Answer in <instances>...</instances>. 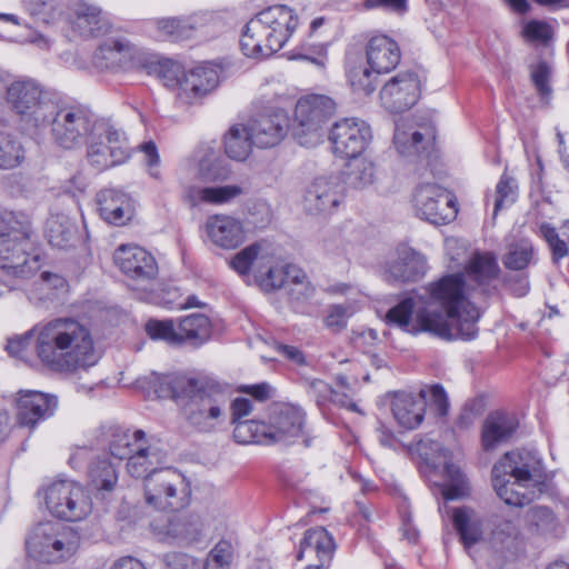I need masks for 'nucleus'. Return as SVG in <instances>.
<instances>
[{"label":"nucleus","mask_w":569,"mask_h":569,"mask_svg":"<svg viewBox=\"0 0 569 569\" xmlns=\"http://www.w3.org/2000/svg\"><path fill=\"white\" fill-rule=\"evenodd\" d=\"M343 198V189L337 177H319L306 190L303 207L311 214L331 212Z\"/></svg>","instance_id":"nucleus-26"},{"label":"nucleus","mask_w":569,"mask_h":569,"mask_svg":"<svg viewBox=\"0 0 569 569\" xmlns=\"http://www.w3.org/2000/svg\"><path fill=\"white\" fill-rule=\"evenodd\" d=\"M163 561L167 569H203L201 561L183 552H169Z\"/></svg>","instance_id":"nucleus-64"},{"label":"nucleus","mask_w":569,"mask_h":569,"mask_svg":"<svg viewBox=\"0 0 569 569\" xmlns=\"http://www.w3.org/2000/svg\"><path fill=\"white\" fill-rule=\"evenodd\" d=\"M391 410L399 426L412 430L423 421L426 400L418 393L397 392L391 402Z\"/></svg>","instance_id":"nucleus-33"},{"label":"nucleus","mask_w":569,"mask_h":569,"mask_svg":"<svg viewBox=\"0 0 569 569\" xmlns=\"http://www.w3.org/2000/svg\"><path fill=\"white\" fill-rule=\"evenodd\" d=\"M209 241L217 248L233 250L246 240V231L240 219L224 213L209 216L204 223Z\"/></svg>","instance_id":"nucleus-27"},{"label":"nucleus","mask_w":569,"mask_h":569,"mask_svg":"<svg viewBox=\"0 0 569 569\" xmlns=\"http://www.w3.org/2000/svg\"><path fill=\"white\" fill-rule=\"evenodd\" d=\"M74 29L82 37H99L110 29L108 16L97 6L78 1L73 7Z\"/></svg>","instance_id":"nucleus-34"},{"label":"nucleus","mask_w":569,"mask_h":569,"mask_svg":"<svg viewBox=\"0 0 569 569\" xmlns=\"http://www.w3.org/2000/svg\"><path fill=\"white\" fill-rule=\"evenodd\" d=\"M183 19L188 39L197 33L203 36L214 34L220 26L218 17L208 11L194 12L188 17H183Z\"/></svg>","instance_id":"nucleus-52"},{"label":"nucleus","mask_w":569,"mask_h":569,"mask_svg":"<svg viewBox=\"0 0 569 569\" xmlns=\"http://www.w3.org/2000/svg\"><path fill=\"white\" fill-rule=\"evenodd\" d=\"M29 557L44 563H54L72 557L79 546L80 536L71 527L47 521L38 523L27 539Z\"/></svg>","instance_id":"nucleus-9"},{"label":"nucleus","mask_w":569,"mask_h":569,"mask_svg":"<svg viewBox=\"0 0 569 569\" xmlns=\"http://www.w3.org/2000/svg\"><path fill=\"white\" fill-rule=\"evenodd\" d=\"M517 197L518 186L516 180L508 174H502L496 186L493 217H496L501 209L515 203Z\"/></svg>","instance_id":"nucleus-57"},{"label":"nucleus","mask_w":569,"mask_h":569,"mask_svg":"<svg viewBox=\"0 0 569 569\" xmlns=\"http://www.w3.org/2000/svg\"><path fill=\"white\" fill-rule=\"evenodd\" d=\"M34 351L49 371L74 375L96 366L100 353L90 328L72 317H59L33 327Z\"/></svg>","instance_id":"nucleus-2"},{"label":"nucleus","mask_w":569,"mask_h":569,"mask_svg":"<svg viewBox=\"0 0 569 569\" xmlns=\"http://www.w3.org/2000/svg\"><path fill=\"white\" fill-rule=\"evenodd\" d=\"M452 521L467 548L482 539L483 522L481 517L473 509L469 507L455 509Z\"/></svg>","instance_id":"nucleus-42"},{"label":"nucleus","mask_w":569,"mask_h":569,"mask_svg":"<svg viewBox=\"0 0 569 569\" xmlns=\"http://www.w3.org/2000/svg\"><path fill=\"white\" fill-rule=\"evenodd\" d=\"M146 331L151 339L163 340L173 346H181L178 325L173 320H149Z\"/></svg>","instance_id":"nucleus-56"},{"label":"nucleus","mask_w":569,"mask_h":569,"mask_svg":"<svg viewBox=\"0 0 569 569\" xmlns=\"http://www.w3.org/2000/svg\"><path fill=\"white\" fill-rule=\"evenodd\" d=\"M181 345L199 347L211 337V321L203 313H191L177 321Z\"/></svg>","instance_id":"nucleus-40"},{"label":"nucleus","mask_w":569,"mask_h":569,"mask_svg":"<svg viewBox=\"0 0 569 569\" xmlns=\"http://www.w3.org/2000/svg\"><path fill=\"white\" fill-rule=\"evenodd\" d=\"M146 27L148 32L158 40L171 42L188 40L183 17L151 19Z\"/></svg>","instance_id":"nucleus-45"},{"label":"nucleus","mask_w":569,"mask_h":569,"mask_svg":"<svg viewBox=\"0 0 569 569\" xmlns=\"http://www.w3.org/2000/svg\"><path fill=\"white\" fill-rule=\"evenodd\" d=\"M26 160L22 142L13 134L0 132V170H13Z\"/></svg>","instance_id":"nucleus-47"},{"label":"nucleus","mask_w":569,"mask_h":569,"mask_svg":"<svg viewBox=\"0 0 569 569\" xmlns=\"http://www.w3.org/2000/svg\"><path fill=\"white\" fill-rule=\"evenodd\" d=\"M160 386L168 396L181 401L186 421L198 431L211 432L224 420L229 397L218 383L171 373L162 377Z\"/></svg>","instance_id":"nucleus-3"},{"label":"nucleus","mask_w":569,"mask_h":569,"mask_svg":"<svg viewBox=\"0 0 569 569\" xmlns=\"http://www.w3.org/2000/svg\"><path fill=\"white\" fill-rule=\"evenodd\" d=\"M53 101L44 93L39 82L30 78L17 79L11 84L9 108L33 133L43 132L46 117L51 112Z\"/></svg>","instance_id":"nucleus-12"},{"label":"nucleus","mask_w":569,"mask_h":569,"mask_svg":"<svg viewBox=\"0 0 569 569\" xmlns=\"http://www.w3.org/2000/svg\"><path fill=\"white\" fill-rule=\"evenodd\" d=\"M269 256L262 267L254 270V277L264 291H273L286 284V270L282 263L274 264Z\"/></svg>","instance_id":"nucleus-51"},{"label":"nucleus","mask_w":569,"mask_h":569,"mask_svg":"<svg viewBox=\"0 0 569 569\" xmlns=\"http://www.w3.org/2000/svg\"><path fill=\"white\" fill-rule=\"evenodd\" d=\"M501 260L506 269L525 271L537 263L536 247L531 239L526 237L509 239Z\"/></svg>","instance_id":"nucleus-38"},{"label":"nucleus","mask_w":569,"mask_h":569,"mask_svg":"<svg viewBox=\"0 0 569 569\" xmlns=\"http://www.w3.org/2000/svg\"><path fill=\"white\" fill-rule=\"evenodd\" d=\"M202 521L198 515L180 513L168 520L162 527H154L161 541L168 543L189 545L200 539Z\"/></svg>","instance_id":"nucleus-30"},{"label":"nucleus","mask_w":569,"mask_h":569,"mask_svg":"<svg viewBox=\"0 0 569 569\" xmlns=\"http://www.w3.org/2000/svg\"><path fill=\"white\" fill-rule=\"evenodd\" d=\"M88 483L92 490L101 493L111 492L118 483L114 466L106 457H96L88 467Z\"/></svg>","instance_id":"nucleus-43"},{"label":"nucleus","mask_w":569,"mask_h":569,"mask_svg":"<svg viewBox=\"0 0 569 569\" xmlns=\"http://www.w3.org/2000/svg\"><path fill=\"white\" fill-rule=\"evenodd\" d=\"M367 63L348 62L347 77L357 92L372 93L377 88L375 74L388 73L400 62L398 43L388 36L377 34L369 39L366 47Z\"/></svg>","instance_id":"nucleus-7"},{"label":"nucleus","mask_w":569,"mask_h":569,"mask_svg":"<svg viewBox=\"0 0 569 569\" xmlns=\"http://www.w3.org/2000/svg\"><path fill=\"white\" fill-rule=\"evenodd\" d=\"M297 26L298 17L288 6L268 7L247 22L240 48L250 58L270 57L286 44Z\"/></svg>","instance_id":"nucleus-5"},{"label":"nucleus","mask_w":569,"mask_h":569,"mask_svg":"<svg viewBox=\"0 0 569 569\" xmlns=\"http://www.w3.org/2000/svg\"><path fill=\"white\" fill-rule=\"evenodd\" d=\"M114 263L129 278L150 281L158 274V263L146 249L136 244H121L113 253Z\"/></svg>","instance_id":"nucleus-22"},{"label":"nucleus","mask_w":569,"mask_h":569,"mask_svg":"<svg viewBox=\"0 0 569 569\" xmlns=\"http://www.w3.org/2000/svg\"><path fill=\"white\" fill-rule=\"evenodd\" d=\"M306 423L305 411L292 403H274L268 418L269 439L271 443H290L302 436Z\"/></svg>","instance_id":"nucleus-19"},{"label":"nucleus","mask_w":569,"mask_h":569,"mask_svg":"<svg viewBox=\"0 0 569 569\" xmlns=\"http://www.w3.org/2000/svg\"><path fill=\"white\" fill-rule=\"evenodd\" d=\"M433 139V130L428 126H420L411 119L403 118L396 122L393 143L402 157H420Z\"/></svg>","instance_id":"nucleus-24"},{"label":"nucleus","mask_w":569,"mask_h":569,"mask_svg":"<svg viewBox=\"0 0 569 569\" xmlns=\"http://www.w3.org/2000/svg\"><path fill=\"white\" fill-rule=\"evenodd\" d=\"M141 50L124 38L104 41L94 51L92 64L99 71H119L133 68L142 62Z\"/></svg>","instance_id":"nucleus-18"},{"label":"nucleus","mask_w":569,"mask_h":569,"mask_svg":"<svg viewBox=\"0 0 569 569\" xmlns=\"http://www.w3.org/2000/svg\"><path fill=\"white\" fill-rule=\"evenodd\" d=\"M234 559L232 545L227 540L219 541L202 562L203 569H231Z\"/></svg>","instance_id":"nucleus-55"},{"label":"nucleus","mask_w":569,"mask_h":569,"mask_svg":"<svg viewBox=\"0 0 569 569\" xmlns=\"http://www.w3.org/2000/svg\"><path fill=\"white\" fill-rule=\"evenodd\" d=\"M333 550L335 543L332 537L325 528L317 527L306 531L297 558L299 560L302 559L306 552L315 553L319 559V565L309 566L307 569H322V567L330 561Z\"/></svg>","instance_id":"nucleus-36"},{"label":"nucleus","mask_w":569,"mask_h":569,"mask_svg":"<svg viewBox=\"0 0 569 569\" xmlns=\"http://www.w3.org/2000/svg\"><path fill=\"white\" fill-rule=\"evenodd\" d=\"M96 447L97 450H108L119 460L127 459V471L133 478L143 477L154 465L168 461L162 443L148 439L142 430L101 427L96 435Z\"/></svg>","instance_id":"nucleus-4"},{"label":"nucleus","mask_w":569,"mask_h":569,"mask_svg":"<svg viewBox=\"0 0 569 569\" xmlns=\"http://www.w3.org/2000/svg\"><path fill=\"white\" fill-rule=\"evenodd\" d=\"M31 234L28 214L10 210L0 212V268L8 274L28 278L39 270V256L28 251Z\"/></svg>","instance_id":"nucleus-6"},{"label":"nucleus","mask_w":569,"mask_h":569,"mask_svg":"<svg viewBox=\"0 0 569 569\" xmlns=\"http://www.w3.org/2000/svg\"><path fill=\"white\" fill-rule=\"evenodd\" d=\"M412 203L416 216L432 224H447L457 213L455 197L436 183H423L416 188Z\"/></svg>","instance_id":"nucleus-15"},{"label":"nucleus","mask_w":569,"mask_h":569,"mask_svg":"<svg viewBox=\"0 0 569 569\" xmlns=\"http://www.w3.org/2000/svg\"><path fill=\"white\" fill-rule=\"evenodd\" d=\"M99 121L86 106H58L53 102L50 114L46 117L43 131L50 128L54 143L62 149L72 150L86 143Z\"/></svg>","instance_id":"nucleus-8"},{"label":"nucleus","mask_w":569,"mask_h":569,"mask_svg":"<svg viewBox=\"0 0 569 569\" xmlns=\"http://www.w3.org/2000/svg\"><path fill=\"white\" fill-rule=\"evenodd\" d=\"M517 428L512 416L495 412L488 416L482 428V446L486 450L493 449L500 442L508 440Z\"/></svg>","instance_id":"nucleus-39"},{"label":"nucleus","mask_w":569,"mask_h":569,"mask_svg":"<svg viewBox=\"0 0 569 569\" xmlns=\"http://www.w3.org/2000/svg\"><path fill=\"white\" fill-rule=\"evenodd\" d=\"M500 268L491 252H476L465 272L447 274L391 308L387 321L405 332H428L445 340H472L480 312L476 300L490 296Z\"/></svg>","instance_id":"nucleus-1"},{"label":"nucleus","mask_w":569,"mask_h":569,"mask_svg":"<svg viewBox=\"0 0 569 569\" xmlns=\"http://www.w3.org/2000/svg\"><path fill=\"white\" fill-rule=\"evenodd\" d=\"M427 271V259L415 249L401 244L397 248V259L390 264L389 273L395 280L415 281Z\"/></svg>","instance_id":"nucleus-35"},{"label":"nucleus","mask_w":569,"mask_h":569,"mask_svg":"<svg viewBox=\"0 0 569 569\" xmlns=\"http://www.w3.org/2000/svg\"><path fill=\"white\" fill-rule=\"evenodd\" d=\"M550 74L551 70L546 62H539L531 70V80L538 93L543 98L551 94Z\"/></svg>","instance_id":"nucleus-63"},{"label":"nucleus","mask_w":569,"mask_h":569,"mask_svg":"<svg viewBox=\"0 0 569 569\" xmlns=\"http://www.w3.org/2000/svg\"><path fill=\"white\" fill-rule=\"evenodd\" d=\"M219 83V74L211 66H199L187 71L177 99L183 104H196L213 91Z\"/></svg>","instance_id":"nucleus-29"},{"label":"nucleus","mask_w":569,"mask_h":569,"mask_svg":"<svg viewBox=\"0 0 569 569\" xmlns=\"http://www.w3.org/2000/svg\"><path fill=\"white\" fill-rule=\"evenodd\" d=\"M418 396L426 400V406L429 405L437 416L443 417L447 415L449 403L446 391L441 386L433 385L421 389Z\"/></svg>","instance_id":"nucleus-60"},{"label":"nucleus","mask_w":569,"mask_h":569,"mask_svg":"<svg viewBox=\"0 0 569 569\" xmlns=\"http://www.w3.org/2000/svg\"><path fill=\"white\" fill-rule=\"evenodd\" d=\"M233 425V438L238 443H271L267 422L259 420H243Z\"/></svg>","instance_id":"nucleus-48"},{"label":"nucleus","mask_w":569,"mask_h":569,"mask_svg":"<svg viewBox=\"0 0 569 569\" xmlns=\"http://www.w3.org/2000/svg\"><path fill=\"white\" fill-rule=\"evenodd\" d=\"M78 228L76 222L67 214H51L47 220L46 234L51 246L64 249L76 240Z\"/></svg>","instance_id":"nucleus-44"},{"label":"nucleus","mask_w":569,"mask_h":569,"mask_svg":"<svg viewBox=\"0 0 569 569\" xmlns=\"http://www.w3.org/2000/svg\"><path fill=\"white\" fill-rule=\"evenodd\" d=\"M247 129L254 146L272 148L278 146L287 136L289 117L283 109H269L253 118Z\"/></svg>","instance_id":"nucleus-21"},{"label":"nucleus","mask_w":569,"mask_h":569,"mask_svg":"<svg viewBox=\"0 0 569 569\" xmlns=\"http://www.w3.org/2000/svg\"><path fill=\"white\" fill-rule=\"evenodd\" d=\"M352 315L353 309L351 306L333 305L329 307L325 318L326 327L333 332H340L347 327L348 319Z\"/></svg>","instance_id":"nucleus-61"},{"label":"nucleus","mask_w":569,"mask_h":569,"mask_svg":"<svg viewBox=\"0 0 569 569\" xmlns=\"http://www.w3.org/2000/svg\"><path fill=\"white\" fill-rule=\"evenodd\" d=\"M246 193V188L241 184H224L198 187L191 186L186 189L184 197L192 206L201 203L211 206H223L232 202Z\"/></svg>","instance_id":"nucleus-32"},{"label":"nucleus","mask_w":569,"mask_h":569,"mask_svg":"<svg viewBox=\"0 0 569 569\" xmlns=\"http://www.w3.org/2000/svg\"><path fill=\"white\" fill-rule=\"evenodd\" d=\"M307 392L318 407L325 406L335 395L330 385L320 379L307 380Z\"/></svg>","instance_id":"nucleus-62"},{"label":"nucleus","mask_w":569,"mask_h":569,"mask_svg":"<svg viewBox=\"0 0 569 569\" xmlns=\"http://www.w3.org/2000/svg\"><path fill=\"white\" fill-rule=\"evenodd\" d=\"M86 142L87 160L98 171L119 166L130 157L126 133L106 119H100Z\"/></svg>","instance_id":"nucleus-13"},{"label":"nucleus","mask_w":569,"mask_h":569,"mask_svg":"<svg viewBox=\"0 0 569 569\" xmlns=\"http://www.w3.org/2000/svg\"><path fill=\"white\" fill-rule=\"evenodd\" d=\"M336 110L335 101L322 94H311L298 100L292 132L299 144L315 147L325 137V127Z\"/></svg>","instance_id":"nucleus-11"},{"label":"nucleus","mask_w":569,"mask_h":569,"mask_svg":"<svg viewBox=\"0 0 569 569\" xmlns=\"http://www.w3.org/2000/svg\"><path fill=\"white\" fill-rule=\"evenodd\" d=\"M230 167L212 148H204L198 154L197 178L202 182H223L229 179Z\"/></svg>","instance_id":"nucleus-41"},{"label":"nucleus","mask_w":569,"mask_h":569,"mask_svg":"<svg viewBox=\"0 0 569 569\" xmlns=\"http://www.w3.org/2000/svg\"><path fill=\"white\" fill-rule=\"evenodd\" d=\"M417 451L423 460L435 468H442L450 486L443 491L446 500L462 497L467 491V485L460 468L452 462L451 453L439 442L426 437L418 441Z\"/></svg>","instance_id":"nucleus-16"},{"label":"nucleus","mask_w":569,"mask_h":569,"mask_svg":"<svg viewBox=\"0 0 569 569\" xmlns=\"http://www.w3.org/2000/svg\"><path fill=\"white\" fill-rule=\"evenodd\" d=\"M157 463L143 478L146 502L159 510H179L189 503L190 486L186 477L174 468Z\"/></svg>","instance_id":"nucleus-10"},{"label":"nucleus","mask_w":569,"mask_h":569,"mask_svg":"<svg viewBox=\"0 0 569 569\" xmlns=\"http://www.w3.org/2000/svg\"><path fill=\"white\" fill-rule=\"evenodd\" d=\"M187 71L183 70L181 64L172 60H162L158 64V76L163 84L176 91V94L181 90V82L184 79Z\"/></svg>","instance_id":"nucleus-58"},{"label":"nucleus","mask_w":569,"mask_h":569,"mask_svg":"<svg viewBox=\"0 0 569 569\" xmlns=\"http://www.w3.org/2000/svg\"><path fill=\"white\" fill-rule=\"evenodd\" d=\"M50 513L66 521H81L92 511V501L86 488L72 480H56L43 489Z\"/></svg>","instance_id":"nucleus-14"},{"label":"nucleus","mask_w":569,"mask_h":569,"mask_svg":"<svg viewBox=\"0 0 569 569\" xmlns=\"http://www.w3.org/2000/svg\"><path fill=\"white\" fill-rule=\"evenodd\" d=\"M329 139L336 154L357 158L367 148L371 139V130L362 120L346 118L333 124Z\"/></svg>","instance_id":"nucleus-17"},{"label":"nucleus","mask_w":569,"mask_h":569,"mask_svg":"<svg viewBox=\"0 0 569 569\" xmlns=\"http://www.w3.org/2000/svg\"><path fill=\"white\" fill-rule=\"evenodd\" d=\"M268 257L269 254L262 251V244L256 242L237 252L229 264L239 274L247 276L252 266L257 270L263 266Z\"/></svg>","instance_id":"nucleus-49"},{"label":"nucleus","mask_w":569,"mask_h":569,"mask_svg":"<svg viewBox=\"0 0 569 569\" xmlns=\"http://www.w3.org/2000/svg\"><path fill=\"white\" fill-rule=\"evenodd\" d=\"M57 408V398L40 391L20 390L17 398V418L21 426L33 428L39 421L51 417Z\"/></svg>","instance_id":"nucleus-28"},{"label":"nucleus","mask_w":569,"mask_h":569,"mask_svg":"<svg viewBox=\"0 0 569 569\" xmlns=\"http://www.w3.org/2000/svg\"><path fill=\"white\" fill-rule=\"evenodd\" d=\"M492 486L497 496L508 506L525 507L538 499L542 493L543 483H537L522 478L491 472Z\"/></svg>","instance_id":"nucleus-25"},{"label":"nucleus","mask_w":569,"mask_h":569,"mask_svg":"<svg viewBox=\"0 0 569 569\" xmlns=\"http://www.w3.org/2000/svg\"><path fill=\"white\" fill-rule=\"evenodd\" d=\"M253 141L247 127L237 124L224 137L226 154L236 161H244L251 153Z\"/></svg>","instance_id":"nucleus-46"},{"label":"nucleus","mask_w":569,"mask_h":569,"mask_svg":"<svg viewBox=\"0 0 569 569\" xmlns=\"http://www.w3.org/2000/svg\"><path fill=\"white\" fill-rule=\"evenodd\" d=\"M537 233L546 241L553 264H558L569 254V238L561 237L551 223L541 222Z\"/></svg>","instance_id":"nucleus-50"},{"label":"nucleus","mask_w":569,"mask_h":569,"mask_svg":"<svg viewBox=\"0 0 569 569\" xmlns=\"http://www.w3.org/2000/svg\"><path fill=\"white\" fill-rule=\"evenodd\" d=\"M491 545L499 550H516L522 542L520 520L517 516H499L492 521Z\"/></svg>","instance_id":"nucleus-37"},{"label":"nucleus","mask_w":569,"mask_h":569,"mask_svg":"<svg viewBox=\"0 0 569 569\" xmlns=\"http://www.w3.org/2000/svg\"><path fill=\"white\" fill-rule=\"evenodd\" d=\"M100 217L108 223L123 226L133 216V202L122 190L108 188L97 194Z\"/></svg>","instance_id":"nucleus-31"},{"label":"nucleus","mask_w":569,"mask_h":569,"mask_svg":"<svg viewBox=\"0 0 569 569\" xmlns=\"http://www.w3.org/2000/svg\"><path fill=\"white\" fill-rule=\"evenodd\" d=\"M492 471L503 473L509 478L517 477L542 483V460L536 451L513 450L505 453L495 465Z\"/></svg>","instance_id":"nucleus-23"},{"label":"nucleus","mask_w":569,"mask_h":569,"mask_svg":"<svg viewBox=\"0 0 569 569\" xmlns=\"http://www.w3.org/2000/svg\"><path fill=\"white\" fill-rule=\"evenodd\" d=\"M348 164L346 183L356 189H362L373 182L375 166L370 160L357 159Z\"/></svg>","instance_id":"nucleus-54"},{"label":"nucleus","mask_w":569,"mask_h":569,"mask_svg":"<svg viewBox=\"0 0 569 569\" xmlns=\"http://www.w3.org/2000/svg\"><path fill=\"white\" fill-rule=\"evenodd\" d=\"M24 9L36 20L50 23L58 13L57 0H23Z\"/></svg>","instance_id":"nucleus-59"},{"label":"nucleus","mask_w":569,"mask_h":569,"mask_svg":"<svg viewBox=\"0 0 569 569\" xmlns=\"http://www.w3.org/2000/svg\"><path fill=\"white\" fill-rule=\"evenodd\" d=\"M526 521L531 531L539 535L553 532L557 519L553 511L546 506H535L526 513Z\"/></svg>","instance_id":"nucleus-53"},{"label":"nucleus","mask_w":569,"mask_h":569,"mask_svg":"<svg viewBox=\"0 0 569 569\" xmlns=\"http://www.w3.org/2000/svg\"><path fill=\"white\" fill-rule=\"evenodd\" d=\"M420 81L417 73L407 71L392 77L381 89L382 106L393 113L410 109L419 99Z\"/></svg>","instance_id":"nucleus-20"}]
</instances>
